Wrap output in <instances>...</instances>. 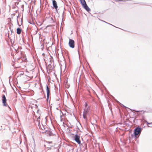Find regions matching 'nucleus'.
<instances>
[{
    "label": "nucleus",
    "mask_w": 152,
    "mask_h": 152,
    "mask_svg": "<svg viewBox=\"0 0 152 152\" xmlns=\"http://www.w3.org/2000/svg\"><path fill=\"white\" fill-rule=\"evenodd\" d=\"M88 114V113L83 111V117L84 118L86 119V120L87 119V115Z\"/></svg>",
    "instance_id": "nucleus-8"
},
{
    "label": "nucleus",
    "mask_w": 152,
    "mask_h": 152,
    "mask_svg": "<svg viewBox=\"0 0 152 152\" xmlns=\"http://www.w3.org/2000/svg\"><path fill=\"white\" fill-rule=\"evenodd\" d=\"M8 146H9V143H8Z\"/></svg>",
    "instance_id": "nucleus-22"
},
{
    "label": "nucleus",
    "mask_w": 152,
    "mask_h": 152,
    "mask_svg": "<svg viewBox=\"0 0 152 152\" xmlns=\"http://www.w3.org/2000/svg\"><path fill=\"white\" fill-rule=\"evenodd\" d=\"M69 88V87H66L67 88Z\"/></svg>",
    "instance_id": "nucleus-21"
},
{
    "label": "nucleus",
    "mask_w": 152,
    "mask_h": 152,
    "mask_svg": "<svg viewBox=\"0 0 152 152\" xmlns=\"http://www.w3.org/2000/svg\"><path fill=\"white\" fill-rule=\"evenodd\" d=\"M69 46L71 48H73L75 47V42L72 39H70L69 42Z\"/></svg>",
    "instance_id": "nucleus-4"
},
{
    "label": "nucleus",
    "mask_w": 152,
    "mask_h": 152,
    "mask_svg": "<svg viewBox=\"0 0 152 152\" xmlns=\"http://www.w3.org/2000/svg\"><path fill=\"white\" fill-rule=\"evenodd\" d=\"M47 69L48 70L49 69V71L50 72H51V65H48L47 67Z\"/></svg>",
    "instance_id": "nucleus-12"
},
{
    "label": "nucleus",
    "mask_w": 152,
    "mask_h": 152,
    "mask_svg": "<svg viewBox=\"0 0 152 152\" xmlns=\"http://www.w3.org/2000/svg\"><path fill=\"white\" fill-rule=\"evenodd\" d=\"M148 124H149V123H148Z\"/></svg>",
    "instance_id": "nucleus-20"
},
{
    "label": "nucleus",
    "mask_w": 152,
    "mask_h": 152,
    "mask_svg": "<svg viewBox=\"0 0 152 152\" xmlns=\"http://www.w3.org/2000/svg\"><path fill=\"white\" fill-rule=\"evenodd\" d=\"M89 110H90L89 107L86 108L84 109V111L85 112H86V113H88L89 112Z\"/></svg>",
    "instance_id": "nucleus-11"
},
{
    "label": "nucleus",
    "mask_w": 152,
    "mask_h": 152,
    "mask_svg": "<svg viewBox=\"0 0 152 152\" xmlns=\"http://www.w3.org/2000/svg\"><path fill=\"white\" fill-rule=\"evenodd\" d=\"M52 2L54 8L56 10H57L58 7L56 1L55 0H53L52 1Z\"/></svg>",
    "instance_id": "nucleus-6"
},
{
    "label": "nucleus",
    "mask_w": 152,
    "mask_h": 152,
    "mask_svg": "<svg viewBox=\"0 0 152 152\" xmlns=\"http://www.w3.org/2000/svg\"><path fill=\"white\" fill-rule=\"evenodd\" d=\"M141 131V129L139 127H137L134 131V134L136 137H138L140 136Z\"/></svg>",
    "instance_id": "nucleus-1"
},
{
    "label": "nucleus",
    "mask_w": 152,
    "mask_h": 152,
    "mask_svg": "<svg viewBox=\"0 0 152 152\" xmlns=\"http://www.w3.org/2000/svg\"><path fill=\"white\" fill-rule=\"evenodd\" d=\"M39 119H40V117H39L38 118H37V121H39Z\"/></svg>",
    "instance_id": "nucleus-18"
},
{
    "label": "nucleus",
    "mask_w": 152,
    "mask_h": 152,
    "mask_svg": "<svg viewBox=\"0 0 152 152\" xmlns=\"http://www.w3.org/2000/svg\"><path fill=\"white\" fill-rule=\"evenodd\" d=\"M21 30L20 28H18L17 29V34H21Z\"/></svg>",
    "instance_id": "nucleus-10"
},
{
    "label": "nucleus",
    "mask_w": 152,
    "mask_h": 152,
    "mask_svg": "<svg viewBox=\"0 0 152 152\" xmlns=\"http://www.w3.org/2000/svg\"><path fill=\"white\" fill-rule=\"evenodd\" d=\"M20 89H21V91H24L25 90V89L23 88H21L20 86H19L18 87Z\"/></svg>",
    "instance_id": "nucleus-14"
},
{
    "label": "nucleus",
    "mask_w": 152,
    "mask_h": 152,
    "mask_svg": "<svg viewBox=\"0 0 152 152\" xmlns=\"http://www.w3.org/2000/svg\"><path fill=\"white\" fill-rule=\"evenodd\" d=\"M74 138L75 141L78 144H81V141L80 140V136L77 134H76L74 137Z\"/></svg>",
    "instance_id": "nucleus-3"
},
{
    "label": "nucleus",
    "mask_w": 152,
    "mask_h": 152,
    "mask_svg": "<svg viewBox=\"0 0 152 152\" xmlns=\"http://www.w3.org/2000/svg\"><path fill=\"white\" fill-rule=\"evenodd\" d=\"M2 102L4 106H6L7 104H6V99L5 95H4L2 96Z\"/></svg>",
    "instance_id": "nucleus-5"
},
{
    "label": "nucleus",
    "mask_w": 152,
    "mask_h": 152,
    "mask_svg": "<svg viewBox=\"0 0 152 152\" xmlns=\"http://www.w3.org/2000/svg\"><path fill=\"white\" fill-rule=\"evenodd\" d=\"M24 73L23 72H22L18 76V77H20L21 76V75H23L24 76L26 77V75H24Z\"/></svg>",
    "instance_id": "nucleus-13"
},
{
    "label": "nucleus",
    "mask_w": 152,
    "mask_h": 152,
    "mask_svg": "<svg viewBox=\"0 0 152 152\" xmlns=\"http://www.w3.org/2000/svg\"><path fill=\"white\" fill-rule=\"evenodd\" d=\"M87 107H88V105L87 103L86 102L85 103V108Z\"/></svg>",
    "instance_id": "nucleus-15"
},
{
    "label": "nucleus",
    "mask_w": 152,
    "mask_h": 152,
    "mask_svg": "<svg viewBox=\"0 0 152 152\" xmlns=\"http://www.w3.org/2000/svg\"><path fill=\"white\" fill-rule=\"evenodd\" d=\"M50 88H49L48 86H47L46 91L47 93V98L48 99L49 98V96L50 93Z\"/></svg>",
    "instance_id": "nucleus-7"
},
{
    "label": "nucleus",
    "mask_w": 152,
    "mask_h": 152,
    "mask_svg": "<svg viewBox=\"0 0 152 152\" xmlns=\"http://www.w3.org/2000/svg\"><path fill=\"white\" fill-rule=\"evenodd\" d=\"M80 1L83 6L87 11H90V9L87 6L85 0H80Z\"/></svg>",
    "instance_id": "nucleus-2"
},
{
    "label": "nucleus",
    "mask_w": 152,
    "mask_h": 152,
    "mask_svg": "<svg viewBox=\"0 0 152 152\" xmlns=\"http://www.w3.org/2000/svg\"><path fill=\"white\" fill-rule=\"evenodd\" d=\"M65 85H67V86H68V81H67V79L66 80V84Z\"/></svg>",
    "instance_id": "nucleus-17"
},
{
    "label": "nucleus",
    "mask_w": 152,
    "mask_h": 152,
    "mask_svg": "<svg viewBox=\"0 0 152 152\" xmlns=\"http://www.w3.org/2000/svg\"><path fill=\"white\" fill-rule=\"evenodd\" d=\"M14 86V87H12V88L14 90V91L15 90V89H16V90L17 89V88L16 87V86Z\"/></svg>",
    "instance_id": "nucleus-16"
},
{
    "label": "nucleus",
    "mask_w": 152,
    "mask_h": 152,
    "mask_svg": "<svg viewBox=\"0 0 152 152\" xmlns=\"http://www.w3.org/2000/svg\"><path fill=\"white\" fill-rule=\"evenodd\" d=\"M145 113V111L143 110L139 111L137 112V114L139 115H142Z\"/></svg>",
    "instance_id": "nucleus-9"
},
{
    "label": "nucleus",
    "mask_w": 152,
    "mask_h": 152,
    "mask_svg": "<svg viewBox=\"0 0 152 152\" xmlns=\"http://www.w3.org/2000/svg\"><path fill=\"white\" fill-rule=\"evenodd\" d=\"M52 142H49V143H52Z\"/></svg>",
    "instance_id": "nucleus-19"
}]
</instances>
